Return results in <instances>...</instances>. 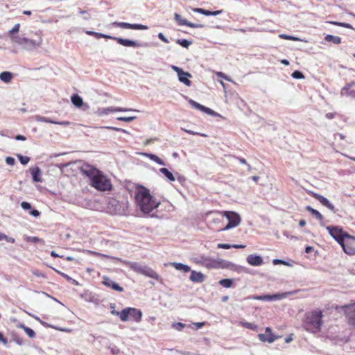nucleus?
I'll list each match as a JSON object with an SVG mask.
<instances>
[{"mask_svg": "<svg viewBox=\"0 0 355 355\" xmlns=\"http://www.w3.org/2000/svg\"><path fill=\"white\" fill-rule=\"evenodd\" d=\"M26 242L37 243L38 242L42 241V240L37 236H26L25 239Z\"/></svg>", "mask_w": 355, "mask_h": 355, "instance_id": "obj_43", "label": "nucleus"}, {"mask_svg": "<svg viewBox=\"0 0 355 355\" xmlns=\"http://www.w3.org/2000/svg\"><path fill=\"white\" fill-rule=\"evenodd\" d=\"M144 155L146 157L149 158L150 160L156 162L157 164H158L159 165H162V166L165 165V162L161 158H159L158 156H157L156 155H154L152 153H144Z\"/></svg>", "mask_w": 355, "mask_h": 355, "instance_id": "obj_30", "label": "nucleus"}, {"mask_svg": "<svg viewBox=\"0 0 355 355\" xmlns=\"http://www.w3.org/2000/svg\"><path fill=\"white\" fill-rule=\"evenodd\" d=\"M135 199L137 207L145 215H149L160 205V202L150 194L149 189L141 185L137 188Z\"/></svg>", "mask_w": 355, "mask_h": 355, "instance_id": "obj_2", "label": "nucleus"}, {"mask_svg": "<svg viewBox=\"0 0 355 355\" xmlns=\"http://www.w3.org/2000/svg\"><path fill=\"white\" fill-rule=\"evenodd\" d=\"M224 216L228 220V223L220 230L225 231L231 228L238 226L241 222V217L239 214L234 211H224Z\"/></svg>", "mask_w": 355, "mask_h": 355, "instance_id": "obj_7", "label": "nucleus"}, {"mask_svg": "<svg viewBox=\"0 0 355 355\" xmlns=\"http://www.w3.org/2000/svg\"><path fill=\"white\" fill-rule=\"evenodd\" d=\"M272 262H273L274 265L283 264L285 266H290L288 262H287L286 261H284L283 259H273Z\"/></svg>", "mask_w": 355, "mask_h": 355, "instance_id": "obj_54", "label": "nucleus"}, {"mask_svg": "<svg viewBox=\"0 0 355 355\" xmlns=\"http://www.w3.org/2000/svg\"><path fill=\"white\" fill-rule=\"evenodd\" d=\"M171 266H173L177 270L182 271L183 272H188L191 271V268L184 263H171Z\"/></svg>", "mask_w": 355, "mask_h": 355, "instance_id": "obj_25", "label": "nucleus"}, {"mask_svg": "<svg viewBox=\"0 0 355 355\" xmlns=\"http://www.w3.org/2000/svg\"><path fill=\"white\" fill-rule=\"evenodd\" d=\"M136 119V116H120L116 119L124 122H131Z\"/></svg>", "mask_w": 355, "mask_h": 355, "instance_id": "obj_48", "label": "nucleus"}, {"mask_svg": "<svg viewBox=\"0 0 355 355\" xmlns=\"http://www.w3.org/2000/svg\"><path fill=\"white\" fill-rule=\"evenodd\" d=\"M34 118H35V120L37 122H45V123H53V124H54V123H55L54 120H52L49 118H46L44 116H40V115H35L34 116Z\"/></svg>", "mask_w": 355, "mask_h": 355, "instance_id": "obj_38", "label": "nucleus"}, {"mask_svg": "<svg viewBox=\"0 0 355 355\" xmlns=\"http://www.w3.org/2000/svg\"><path fill=\"white\" fill-rule=\"evenodd\" d=\"M21 207L24 210H31L32 208L31 204L26 201L21 203Z\"/></svg>", "mask_w": 355, "mask_h": 355, "instance_id": "obj_57", "label": "nucleus"}, {"mask_svg": "<svg viewBox=\"0 0 355 355\" xmlns=\"http://www.w3.org/2000/svg\"><path fill=\"white\" fill-rule=\"evenodd\" d=\"M258 337L261 341L268 342V343H273L277 338V337L272 333V330L270 327H266L265 334H259Z\"/></svg>", "mask_w": 355, "mask_h": 355, "instance_id": "obj_14", "label": "nucleus"}, {"mask_svg": "<svg viewBox=\"0 0 355 355\" xmlns=\"http://www.w3.org/2000/svg\"><path fill=\"white\" fill-rule=\"evenodd\" d=\"M172 326L175 329L182 331L185 327L186 324L182 322H174Z\"/></svg>", "mask_w": 355, "mask_h": 355, "instance_id": "obj_47", "label": "nucleus"}, {"mask_svg": "<svg viewBox=\"0 0 355 355\" xmlns=\"http://www.w3.org/2000/svg\"><path fill=\"white\" fill-rule=\"evenodd\" d=\"M240 324L248 329L256 331L257 329V325L254 323H250L245 321H241L240 322Z\"/></svg>", "mask_w": 355, "mask_h": 355, "instance_id": "obj_37", "label": "nucleus"}, {"mask_svg": "<svg viewBox=\"0 0 355 355\" xmlns=\"http://www.w3.org/2000/svg\"><path fill=\"white\" fill-rule=\"evenodd\" d=\"M174 19L179 25H184L191 28H204L205 25L201 24H194L183 19L178 13L174 14Z\"/></svg>", "mask_w": 355, "mask_h": 355, "instance_id": "obj_15", "label": "nucleus"}, {"mask_svg": "<svg viewBox=\"0 0 355 355\" xmlns=\"http://www.w3.org/2000/svg\"><path fill=\"white\" fill-rule=\"evenodd\" d=\"M71 100L72 103L77 107H80L83 104V98L77 94H73Z\"/></svg>", "mask_w": 355, "mask_h": 355, "instance_id": "obj_28", "label": "nucleus"}, {"mask_svg": "<svg viewBox=\"0 0 355 355\" xmlns=\"http://www.w3.org/2000/svg\"><path fill=\"white\" fill-rule=\"evenodd\" d=\"M322 313L320 310H315L307 313L303 324L304 329L313 334L319 333L322 324Z\"/></svg>", "mask_w": 355, "mask_h": 355, "instance_id": "obj_3", "label": "nucleus"}, {"mask_svg": "<svg viewBox=\"0 0 355 355\" xmlns=\"http://www.w3.org/2000/svg\"><path fill=\"white\" fill-rule=\"evenodd\" d=\"M176 43L182 47L188 49L189 46L192 44V42L187 39H178L176 40Z\"/></svg>", "mask_w": 355, "mask_h": 355, "instance_id": "obj_39", "label": "nucleus"}, {"mask_svg": "<svg viewBox=\"0 0 355 355\" xmlns=\"http://www.w3.org/2000/svg\"><path fill=\"white\" fill-rule=\"evenodd\" d=\"M189 279L193 283H202L205 280V276L201 272L191 270Z\"/></svg>", "mask_w": 355, "mask_h": 355, "instance_id": "obj_19", "label": "nucleus"}, {"mask_svg": "<svg viewBox=\"0 0 355 355\" xmlns=\"http://www.w3.org/2000/svg\"><path fill=\"white\" fill-rule=\"evenodd\" d=\"M324 41L327 42H333L335 44H339L341 43V38L338 36L327 35L324 37Z\"/></svg>", "mask_w": 355, "mask_h": 355, "instance_id": "obj_32", "label": "nucleus"}, {"mask_svg": "<svg viewBox=\"0 0 355 355\" xmlns=\"http://www.w3.org/2000/svg\"><path fill=\"white\" fill-rule=\"evenodd\" d=\"M344 252L350 255L355 254V242L352 241V243L345 242L343 245H341Z\"/></svg>", "mask_w": 355, "mask_h": 355, "instance_id": "obj_22", "label": "nucleus"}, {"mask_svg": "<svg viewBox=\"0 0 355 355\" xmlns=\"http://www.w3.org/2000/svg\"><path fill=\"white\" fill-rule=\"evenodd\" d=\"M131 311V307H127L123 309L120 313H119V318L121 321L125 322L127 321L130 318V314Z\"/></svg>", "mask_w": 355, "mask_h": 355, "instance_id": "obj_26", "label": "nucleus"}, {"mask_svg": "<svg viewBox=\"0 0 355 355\" xmlns=\"http://www.w3.org/2000/svg\"><path fill=\"white\" fill-rule=\"evenodd\" d=\"M327 230L331 237L340 245H343V243L345 242V239H348L355 242V236L349 235L347 232L343 231L341 227L338 226H327Z\"/></svg>", "mask_w": 355, "mask_h": 355, "instance_id": "obj_5", "label": "nucleus"}, {"mask_svg": "<svg viewBox=\"0 0 355 355\" xmlns=\"http://www.w3.org/2000/svg\"><path fill=\"white\" fill-rule=\"evenodd\" d=\"M350 88H351V84H347L345 86H344V87L342 88V89H341V91H340V95H341V96H345V95L346 96V94H347V92H349V91H350V90H349V89H350Z\"/></svg>", "mask_w": 355, "mask_h": 355, "instance_id": "obj_53", "label": "nucleus"}, {"mask_svg": "<svg viewBox=\"0 0 355 355\" xmlns=\"http://www.w3.org/2000/svg\"><path fill=\"white\" fill-rule=\"evenodd\" d=\"M253 300L268 301V295H254L252 297Z\"/></svg>", "mask_w": 355, "mask_h": 355, "instance_id": "obj_56", "label": "nucleus"}, {"mask_svg": "<svg viewBox=\"0 0 355 355\" xmlns=\"http://www.w3.org/2000/svg\"><path fill=\"white\" fill-rule=\"evenodd\" d=\"M86 33L89 35H94L95 37L99 39V38H108V39H111L112 40V37H113V36H111V35H106V34H103V33H96V32H94V31H88L86 32Z\"/></svg>", "mask_w": 355, "mask_h": 355, "instance_id": "obj_34", "label": "nucleus"}, {"mask_svg": "<svg viewBox=\"0 0 355 355\" xmlns=\"http://www.w3.org/2000/svg\"><path fill=\"white\" fill-rule=\"evenodd\" d=\"M29 214L33 217H38L40 215V212L37 209H31Z\"/></svg>", "mask_w": 355, "mask_h": 355, "instance_id": "obj_62", "label": "nucleus"}, {"mask_svg": "<svg viewBox=\"0 0 355 355\" xmlns=\"http://www.w3.org/2000/svg\"><path fill=\"white\" fill-rule=\"evenodd\" d=\"M19 27H20V24H16L13 28L9 31L8 33L9 35L12 36H15L14 34L17 33L19 32Z\"/></svg>", "mask_w": 355, "mask_h": 355, "instance_id": "obj_49", "label": "nucleus"}, {"mask_svg": "<svg viewBox=\"0 0 355 355\" xmlns=\"http://www.w3.org/2000/svg\"><path fill=\"white\" fill-rule=\"evenodd\" d=\"M142 312L141 310L136 308L131 307V311L130 314V318L132 319L137 322H139L141 320Z\"/></svg>", "mask_w": 355, "mask_h": 355, "instance_id": "obj_23", "label": "nucleus"}, {"mask_svg": "<svg viewBox=\"0 0 355 355\" xmlns=\"http://www.w3.org/2000/svg\"><path fill=\"white\" fill-rule=\"evenodd\" d=\"M331 24H336L339 26L345 27L347 28H353L352 26L348 23H344V22H336V21H331Z\"/></svg>", "mask_w": 355, "mask_h": 355, "instance_id": "obj_51", "label": "nucleus"}, {"mask_svg": "<svg viewBox=\"0 0 355 355\" xmlns=\"http://www.w3.org/2000/svg\"><path fill=\"white\" fill-rule=\"evenodd\" d=\"M184 132L189 133V134H191V135H200L201 137H207V135L206 134H204V133H199V132H194V131H192V130H187V129H184V128H182Z\"/></svg>", "mask_w": 355, "mask_h": 355, "instance_id": "obj_55", "label": "nucleus"}, {"mask_svg": "<svg viewBox=\"0 0 355 355\" xmlns=\"http://www.w3.org/2000/svg\"><path fill=\"white\" fill-rule=\"evenodd\" d=\"M209 216L211 217V222L214 223H218L221 221V220L224 217V211L223 212H210Z\"/></svg>", "mask_w": 355, "mask_h": 355, "instance_id": "obj_24", "label": "nucleus"}, {"mask_svg": "<svg viewBox=\"0 0 355 355\" xmlns=\"http://www.w3.org/2000/svg\"><path fill=\"white\" fill-rule=\"evenodd\" d=\"M129 267L138 274L150 277L152 279L159 280V275L151 268L146 265H142L137 262H128Z\"/></svg>", "mask_w": 355, "mask_h": 355, "instance_id": "obj_6", "label": "nucleus"}, {"mask_svg": "<svg viewBox=\"0 0 355 355\" xmlns=\"http://www.w3.org/2000/svg\"><path fill=\"white\" fill-rule=\"evenodd\" d=\"M30 171H31V174L32 179H33V182H42V177H41L42 171H41V169L40 168V167L36 166L33 168H31Z\"/></svg>", "mask_w": 355, "mask_h": 355, "instance_id": "obj_20", "label": "nucleus"}, {"mask_svg": "<svg viewBox=\"0 0 355 355\" xmlns=\"http://www.w3.org/2000/svg\"><path fill=\"white\" fill-rule=\"evenodd\" d=\"M6 163L8 164V165H10V166H13L15 165V159L12 157H7L6 158Z\"/></svg>", "mask_w": 355, "mask_h": 355, "instance_id": "obj_58", "label": "nucleus"}, {"mask_svg": "<svg viewBox=\"0 0 355 355\" xmlns=\"http://www.w3.org/2000/svg\"><path fill=\"white\" fill-rule=\"evenodd\" d=\"M306 210L309 211L313 216H315L319 220H322L323 216L318 210L313 209L309 205L306 207Z\"/></svg>", "mask_w": 355, "mask_h": 355, "instance_id": "obj_33", "label": "nucleus"}, {"mask_svg": "<svg viewBox=\"0 0 355 355\" xmlns=\"http://www.w3.org/2000/svg\"><path fill=\"white\" fill-rule=\"evenodd\" d=\"M20 327L24 330V331L26 333V334L30 338H33L35 336V331L30 327H28L25 326L24 324H21Z\"/></svg>", "mask_w": 355, "mask_h": 355, "instance_id": "obj_40", "label": "nucleus"}, {"mask_svg": "<svg viewBox=\"0 0 355 355\" xmlns=\"http://www.w3.org/2000/svg\"><path fill=\"white\" fill-rule=\"evenodd\" d=\"M102 284L109 288H112L114 291H119V292H123V288L119 284L113 281L112 279H110L108 277L104 276L103 277Z\"/></svg>", "mask_w": 355, "mask_h": 355, "instance_id": "obj_16", "label": "nucleus"}, {"mask_svg": "<svg viewBox=\"0 0 355 355\" xmlns=\"http://www.w3.org/2000/svg\"><path fill=\"white\" fill-rule=\"evenodd\" d=\"M343 309L348 319L349 324L355 326V304L345 305Z\"/></svg>", "mask_w": 355, "mask_h": 355, "instance_id": "obj_12", "label": "nucleus"}, {"mask_svg": "<svg viewBox=\"0 0 355 355\" xmlns=\"http://www.w3.org/2000/svg\"><path fill=\"white\" fill-rule=\"evenodd\" d=\"M188 102L193 108L199 110L200 111H202L204 107V105L196 102L192 99H189Z\"/></svg>", "mask_w": 355, "mask_h": 355, "instance_id": "obj_41", "label": "nucleus"}, {"mask_svg": "<svg viewBox=\"0 0 355 355\" xmlns=\"http://www.w3.org/2000/svg\"><path fill=\"white\" fill-rule=\"evenodd\" d=\"M54 270H55L57 273H58V274H60L61 276H62L64 278H65L68 282H71V284H74V285H76V286L79 285V283H78V281H76V279H74L71 278V277H69V275H67V274L63 273V272H60V271H59V270H56V269H54Z\"/></svg>", "mask_w": 355, "mask_h": 355, "instance_id": "obj_35", "label": "nucleus"}, {"mask_svg": "<svg viewBox=\"0 0 355 355\" xmlns=\"http://www.w3.org/2000/svg\"><path fill=\"white\" fill-rule=\"evenodd\" d=\"M11 40L12 42L17 44L26 51H33L36 49L41 46L42 42L41 38L35 40L22 36H12Z\"/></svg>", "mask_w": 355, "mask_h": 355, "instance_id": "obj_4", "label": "nucleus"}, {"mask_svg": "<svg viewBox=\"0 0 355 355\" xmlns=\"http://www.w3.org/2000/svg\"><path fill=\"white\" fill-rule=\"evenodd\" d=\"M159 172L162 173L170 182L175 181V175L168 168H159Z\"/></svg>", "mask_w": 355, "mask_h": 355, "instance_id": "obj_27", "label": "nucleus"}, {"mask_svg": "<svg viewBox=\"0 0 355 355\" xmlns=\"http://www.w3.org/2000/svg\"><path fill=\"white\" fill-rule=\"evenodd\" d=\"M78 13L84 15L83 18L85 20H89L91 18L90 15L87 12V10H83L80 8H78Z\"/></svg>", "mask_w": 355, "mask_h": 355, "instance_id": "obj_52", "label": "nucleus"}, {"mask_svg": "<svg viewBox=\"0 0 355 355\" xmlns=\"http://www.w3.org/2000/svg\"><path fill=\"white\" fill-rule=\"evenodd\" d=\"M112 26L119 27L125 29H134V30H147L148 26L140 24H130L128 22H118L114 21L112 23Z\"/></svg>", "mask_w": 355, "mask_h": 355, "instance_id": "obj_11", "label": "nucleus"}, {"mask_svg": "<svg viewBox=\"0 0 355 355\" xmlns=\"http://www.w3.org/2000/svg\"><path fill=\"white\" fill-rule=\"evenodd\" d=\"M13 78V75L10 71H3L0 73V80L6 83H8Z\"/></svg>", "mask_w": 355, "mask_h": 355, "instance_id": "obj_29", "label": "nucleus"}, {"mask_svg": "<svg viewBox=\"0 0 355 355\" xmlns=\"http://www.w3.org/2000/svg\"><path fill=\"white\" fill-rule=\"evenodd\" d=\"M218 284L225 287V288H230L233 284V279H220L218 282Z\"/></svg>", "mask_w": 355, "mask_h": 355, "instance_id": "obj_36", "label": "nucleus"}, {"mask_svg": "<svg viewBox=\"0 0 355 355\" xmlns=\"http://www.w3.org/2000/svg\"><path fill=\"white\" fill-rule=\"evenodd\" d=\"M324 207H326L327 208H328L329 210H331V211H333L334 213H336V209H335V207L334 205L330 202L329 200H328V202H327V204H325Z\"/></svg>", "mask_w": 355, "mask_h": 355, "instance_id": "obj_60", "label": "nucleus"}, {"mask_svg": "<svg viewBox=\"0 0 355 355\" xmlns=\"http://www.w3.org/2000/svg\"><path fill=\"white\" fill-rule=\"evenodd\" d=\"M202 264L209 268H228L232 263L223 259L214 260L209 258L202 257Z\"/></svg>", "mask_w": 355, "mask_h": 355, "instance_id": "obj_8", "label": "nucleus"}, {"mask_svg": "<svg viewBox=\"0 0 355 355\" xmlns=\"http://www.w3.org/2000/svg\"><path fill=\"white\" fill-rule=\"evenodd\" d=\"M129 111L138 112V110H133V109H131V108H123V107H107V108H103L101 113L104 114H110V112H129Z\"/></svg>", "mask_w": 355, "mask_h": 355, "instance_id": "obj_21", "label": "nucleus"}, {"mask_svg": "<svg viewBox=\"0 0 355 355\" xmlns=\"http://www.w3.org/2000/svg\"><path fill=\"white\" fill-rule=\"evenodd\" d=\"M247 262L253 266H259L263 264V258L260 255L250 254L246 258Z\"/></svg>", "mask_w": 355, "mask_h": 355, "instance_id": "obj_17", "label": "nucleus"}, {"mask_svg": "<svg viewBox=\"0 0 355 355\" xmlns=\"http://www.w3.org/2000/svg\"><path fill=\"white\" fill-rule=\"evenodd\" d=\"M112 40H115L118 44L126 47H147L148 44L146 42L139 43L137 41L121 37H114Z\"/></svg>", "mask_w": 355, "mask_h": 355, "instance_id": "obj_9", "label": "nucleus"}, {"mask_svg": "<svg viewBox=\"0 0 355 355\" xmlns=\"http://www.w3.org/2000/svg\"><path fill=\"white\" fill-rule=\"evenodd\" d=\"M292 77L295 79H303L304 76L302 72L296 70L292 73Z\"/></svg>", "mask_w": 355, "mask_h": 355, "instance_id": "obj_46", "label": "nucleus"}, {"mask_svg": "<svg viewBox=\"0 0 355 355\" xmlns=\"http://www.w3.org/2000/svg\"><path fill=\"white\" fill-rule=\"evenodd\" d=\"M309 193L311 194V196L312 197H313L315 199L318 200L323 206H324L325 204H327V202L329 200L327 198L324 197L323 196H322L319 193H315L313 191H310Z\"/></svg>", "mask_w": 355, "mask_h": 355, "instance_id": "obj_31", "label": "nucleus"}, {"mask_svg": "<svg viewBox=\"0 0 355 355\" xmlns=\"http://www.w3.org/2000/svg\"><path fill=\"white\" fill-rule=\"evenodd\" d=\"M217 247L218 248L221 249H230L231 248H232V245L228 243H218Z\"/></svg>", "mask_w": 355, "mask_h": 355, "instance_id": "obj_59", "label": "nucleus"}, {"mask_svg": "<svg viewBox=\"0 0 355 355\" xmlns=\"http://www.w3.org/2000/svg\"><path fill=\"white\" fill-rule=\"evenodd\" d=\"M223 12V10H216V11H209L208 10H205V13L204 15L205 16H216Z\"/></svg>", "mask_w": 355, "mask_h": 355, "instance_id": "obj_45", "label": "nucleus"}, {"mask_svg": "<svg viewBox=\"0 0 355 355\" xmlns=\"http://www.w3.org/2000/svg\"><path fill=\"white\" fill-rule=\"evenodd\" d=\"M112 207H114V211L116 214L126 215L128 211V202H120L118 200H112L110 203Z\"/></svg>", "mask_w": 355, "mask_h": 355, "instance_id": "obj_13", "label": "nucleus"}, {"mask_svg": "<svg viewBox=\"0 0 355 355\" xmlns=\"http://www.w3.org/2000/svg\"><path fill=\"white\" fill-rule=\"evenodd\" d=\"M171 68L174 71L177 73L180 82L184 83L188 87L191 85V81L189 79L191 77V73L187 71H184L182 68L175 65H172Z\"/></svg>", "mask_w": 355, "mask_h": 355, "instance_id": "obj_10", "label": "nucleus"}, {"mask_svg": "<svg viewBox=\"0 0 355 355\" xmlns=\"http://www.w3.org/2000/svg\"><path fill=\"white\" fill-rule=\"evenodd\" d=\"M157 37L159 40H161L162 42L165 43L169 42L168 40L164 36V35L162 33H159Z\"/></svg>", "mask_w": 355, "mask_h": 355, "instance_id": "obj_61", "label": "nucleus"}, {"mask_svg": "<svg viewBox=\"0 0 355 355\" xmlns=\"http://www.w3.org/2000/svg\"><path fill=\"white\" fill-rule=\"evenodd\" d=\"M80 169L82 174L89 179L91 186L96 189L104 191L112 189V185L110 179L96 167L85 163Z\"/></svg>", "mask_w": 355, "mask_h": 355, "instance_id": "obj_1", "label": "nucleus"}, {"mask_svg": "<svg viewBox=\"0 0 355 355\" xmlns=\"http://www.w3.org/2000/svg\"><path fill=\"white\" fill-rule=\"evenodd\" d=\"M297 291H290V292H285L282 293H275L272 295H268V301H276V300H280L282 299H284L290 295H292L295 293H296Z\"/></svg>", "mask_w": 355, "mask_h": 355, "instance_id": "obj_18", "label": "nucleus"}, {"mask_svg": "<svg viewBox=\"0 0 355 355\" xmlns=\"http://www.w3.org/2000/svg\"><path fill=\"white\" fill-rule=\"evenodd\" d=\"M202 112H203L209 115H211V116H217L218 115V114L216 112H214L211 109L205 106H204Z\"/></svg>", "mask_w": 355, "mask_h": 355, "instance_id": "obj_50", "label": "nucleus"}, {"mask_svg": "<svg viewBox=\"0 0 355 355\" xmlns=\"http://www.w3.org/2000/svg\"><path fill=\"white\" fill-rule=\"evenodd\" d=\"M279 37L286 39V40H293V41H300V39L297 37H295L293 35H286V34L279 35Z\"/></svg>", "mask_w": 355, "mask_h": 355, "instance_id": "obj_44", "label": "nucleus"}, {"mask_svg": "<svg viewBox=\"0 0 355 355\" xmlns=\"http://www.w3.org/2000/svg\"><path fill=\"white\" fill-rule=\"evenodd\" d=\"M15 139L17 141H25L26 140V137L21 135H17L15 136Z\"/></svg>", "mask_w": 355, "mask_h": 355, "instance_id": "obj_64", "label": "nucleus"}, {"mask_svg": "<svg viewBox=\"0 0 355 355\" xmlns=\"http://www.w3.org/2000/svg\"><path fill=\"white\" fill-rule=\"evenodd\" d=\"M193 324L196 327V329H199L202 328L205 324V322H193Z\"/></svg>", "mask_w": 355, "mask_h": 355, "instance_id": "obj_63", "label": "nucleus"}, {"mask_svg": "<svg viewBox=\"0 0 355 355\" xmlns=\"http://www.w3.org/2000/svg\"><path fill=\"white\" fill-rule=\"evenodd\" d=\"M17 157L20 162V163L23 165L27 164L30 161V157L28 156H24L21 154L17 155Z\"/></svg>", "mask_w": 355, "mask_h": 355, "instance_id": "obj_42", "label": "nucleus"}]
</instances>
